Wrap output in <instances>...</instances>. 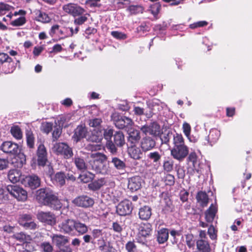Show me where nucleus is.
Instances as JSON below:
<instances>
[{
  "label": "nucleus",
  "instance_id": "nucleus-1",
  "mask_svg": "<svg viewBox=\"0 0 252 252\" xmlns=\"http://www.w3.org/2000/svg\"><path fill=\"white\" fill-rule=\"evenodd\" d=\"M106 160L107 157L104 154L99 152L91 154L88 160L89 169L94 170L96 173L108 174L110 169Z\"/></svg>",
  "mask_w": 252,
  "mask_h": 252
},
{
  "label": "nucleus",
  "instance_id": "nucleus-2",
  "mask_svg": "<svg viewBox=\"0 0 252 252\" xmlns=\"http://www.w3.org/2000/svg\"><path fill=\"white\" fill-rule=\"evenodd\" d=\"M36 199L40 203L48 206L54 210H58L62 207L60 200L49 188L40 189L37 190Z\"/></svg>",
  "mask_w": 252,
  "mask_h": 252
},
{
  "label": "nucleus",
  "instance_id": "nucleus-3",
  "mask_svg": "<svg viewBox=\"0 0 252 252\" xmlns=\"http://www.w3.org/2000/svg\"><path fill=\"white\" fill-rule=\"evenodd\" d=\"M0 150L5 153L16 156L20 159L21 165L25 164L26 156L23 153H20L19 146L17 143L10 141L3 142L0 146Z\"/></svg>",
  "mask_w": 252,
  "mask_h": 252
},
{
  "label": "nucleus",
  "instance_id": "nucleus-4",
  "mask_svg": "<svg viewBox=\"0 0 252 252\" xmlns=\"http://www.w3.org/2000/svg\"><path fill=\"white\" fill-rule=\"evenodd\" d=\"M88 134L87 128L85 125H81L78 126L75 129L73 138L76 142L83 138H86L88 141L92 142H97L100 141V138L99 137L94 134L88 136Z\"/></svg>",
  "mask_w": 252,
  "mask_h": 252
},
{
  "label": "nucleus",
  "instance_id": "nucleus-5",
  "mask_svg": "<svg viewBox=\"0 0 252 252\" xmlns=\"http://www.w3.org/2000/svg\"><path fill=\"white\" fill-rule=\"evenodd\" d=\"M52 150L57 155L62 156L65 159H69L73 155L72 148L63 142L55 143Z\"/></svg>",
  "mask_w": 252,
  "mask_h": 252
},
{
  "label": "nucleus",
  "instance_id": "nucleus-6",
  "mask_svg": "<svg viewBox=\"0 0 252 252\" xmlns=\"http://www.w3.org/2000/svg\"><path fill=\"white\" fill-rule=\"evenodd\" d=\"M7 190L18 201L24 202L27 199V192L22 188L16 185H9Z\"/></svg>",
  "mask_w": 252,
  "mask_h": 252
},
{
  "label": "nucleus",
  "instance_id": "nucleus-7",
  "mask_svg": "<svg viewBox=\"0 0 252 252\" xmlns=\"http://www.w3.org/2000/svg\"><path fill=\"white\" fill-rule=\"evenodd\" d=\"M114 134V130L112 128H107L103 130V137L106 141V148L112 155H116L118 153V149L115 147L112 142Z\"/></svg>",
  "mask_w": 252,
  "mask_h": 252
},
{
  "label": "nucleus",
  "instance_id": "nucleus-8",
  "mask_svg": "<svg viewBox=\"0 0 252 252\" xmlns=\"http://www.w3.org/2000/svg\"><path fill=\"white\" fill-rule=\"evenodd\" d=\"M63 11L74 17L80 16L84 14L85 10L77 4L69 3L63 6Z\"/></svg>",
  "mask_w": 252,
  "mask_h": 252
},
{
  "label": "nucleus",
  "instance_id": "nucleus-9",
  "mask_svg": "<svg viewBox=\"0 0 252 252\" xmlns=\"http://www.w3.org/2000/svg\"><path fill=\"white\" fill-rule=\"evenodd\" d=\"M189 152V148L186 145L177 146L171 150V155L174 159L181 161L188 156Z\"/></svg>",
  "mask_w": 252,
  "mask_h": 252
},
{
  "label": "nucleus",
  "instance_id": "nucleus-10",
  "mask_svg": "<svg viewBox=\"0 0 252 252\" xmlns=\"http://www.w3.org/2000/svg\"><path fill=\"white\" fill-rule=\"evenodd\" d=\"M94 202L93 198L86 195L78 196L72 200V203L75 206L84 208L92 207Z\"/></svg>",
  "mask_w": 252,
  "mask_h": 252
},
{
  "label": "nucleus",
  "instance_id": "nucleus-11",
  "mask_svg": "<svg viewBox=\"0 0 252 252\" xmlns=\"http://www.w3.org/2000/svg\"><path fill=\"white\" fill-rule=\"evenodd\" d=\"M133 210L132 203L128 200L121 201L116 207V212L120 216H126L131 214Z\"/></svg>",
  "mask_w": 252,
  "mask_h": 252
},
{
  "label": "nucleus",
  "instance_id": "nucleus-12",
  "mask_svg": "<svg viewBox=\"0 0 252 252\" xmlns=\"http://www.w3.org/2000/svg\"><path fill=\"white\" fill-rule=\"evenodd\" d=\"M40 179L36 175L27 176L22 179V183L26 187L34 189L40 185Z\"/></svg>",
  "mask_w": 252,
  "mask_h": 252
},
{
  "label": "nucleus",
  "instance_id": "nucleus-13",
  "mask_svg": "<svg viewBox=\"0 0 252 252\" xmlns=\"http://www.w3.org/2000/svg\"><path fill=\"white\" fill-rule=\"evenodd\" d=\"M141 130L145 134H150L157 136L160 134V126L155 122L151 123L149 125L143 126L140 128Z\"/></svg>",
  "mask_w": 252,
  "mask_h": 252
},
{
  "label": "nucleus",
  "instance_id": "nucleus-14",
  "mask_svg": "<svg viewBox=\"0 0 252 252\" xmlns=\"http://www.w3.org/2000/svg\"><path fill=\"white\" fill-rule=\"evenodd\" d=\"M68 29L67 28H60L58 25H53L50 31L49 34L52 37H59L61 39H63L69 36L68 34Z\"/></svg>",
  "mask_w": 252,
  "mask_h": 252
},
{
  "label": "nucleus",
  "instance_id": "nucleus-15",
  "mask_svg": "<svg viewBox=\"0 0 252 252\" xmlns=\"http://www.w3.org/2000/svg\"><path fill=\"white\" fill-rule=\"evenodd\" d=\"M220 135V132L216 128H212L208 136H207L204 142V145L209 144L213 146L219 140Z\"/></svg>",
  "mask_w": 252,
  "mask_h": 252
},
{
  "label": "nucleus",
  "instance_id": "nucleus-16",
  "mask_svg": "<svg viewBox=\"0 0 252 252\" xmlns=\"http://www.w3.org/2000/svg\"><path fill=\"white\" fill-rule=\"evenodd\" d=\"M37 163L39 166H43L47 162V152L45 147L40 144L37 150Z\"/></svg>",
  "mask_w": 252,
  "mask_h": 252
},
{
  "label": "nucleus",
  "instance_id": "nucleus-17",
  "mask_svg": "<svg viewBox=\"0 0 252 252\" xmlns=\"http://www.w3.org/2000/svg\"><path fill=\"white\" fill-rule=\"evenodd\" d=\"M37 218L40 221L49 225L54 224L56 222L55 215L50 212H41L38 214Z\"/></svg>",
  "mask_w": 252,
  "mask_h": 252
},
{
  "label": "nucleus",
  "instance_id": "nucleus-18",
  "mask_svg": "<svg viewBox=\"0 0 252 252\" xmlns=\"http://www.w3.org/2000/svg\"><path fill=\"white\" fill-rule=\"evenodd\" d=\"M148 162L153 164L155 167H158L160 165L161 154L158 151L149 152L146 156Z\"/></svg>",
  "mask_w": 252,
  "mask_h": 252
},
{
  "label": "nucleus",
  "instance_id": "nucleus-19",
  "mask_svg": "<svg viewBox=\"0 0 252 252\" xmlns=\"http://www.w3.org/2000/svg\"><path fill=\"white\" fill-rule=\"evenodd\" d=\"M73 162L77 169L81 171L85 172L88 169H89V163L87 164L83 157L78 155H75L73 158Z\"/></svg>",
  "mask_w": 252,
  "mask_h": 252
},
{
  "label": "nucleus",
  "instance_id": "nucleus-20",
  "mask_svg": "<svg viewBox=\"0 0 252 252\" xmlns=\"http://www.w3.org/2000/svg\"><path fill=\"white\" fill-rule=\"evenodd\" d=\"M160 101L158 99L153 100L152 101L149 102L148 105L150 109L149 113L145 114L146 116L148 117H151L153 114H156L158 111H160L162 106L160 105Z\"/></svg>",
  "mask_w": 252,
  "mask_h": 252
},
{
  "label": "nucleus",
  "instance_id": "nucleus-21",
  "mask_svg": "<svg viewBox=\"0 0 252 252\" xmlns=\"http://www.w3.org/2000/svg\"><path fill=\"white\" fill-rule=\"evenodd\" d=\"M112 142L116 148L122 147L126 143L124 133L121 131L114 132Z\"/></svg>",
  "mask_w": 252,
  "mask_h": 252
},
{
  "label": "nucleus",
  "instance_id": "nucleus-22",
  "mask_svg": "<svg viewBox=\"0 0 252 252\" xmlns=\"http://www.w3.org/2000/svg\"><path fill=\"white\" fill-rule=\"evenodd\" d=\"M155 146V140L150 137L143 138L140 143L141 148L144 152L151 150Z\"/></svg>",
  "mask_w": 252,
  "mask_h": 252
},
{
  "label": "nucleus",
  "instance_id": "nucleus-23",
  "mask_svg": "<svg viewBox=\"0 0 252 252\" xmlns=\"http://www.w3.org/2000/svg\"><path fill=\"white\" fill-rule=\"evenodd\" d=\"M57 245L63 252H72V250L68 245V240L64 237H53Z\"/></svg>",
  "mask_w": 252,
  "mask_h": 252
},
{
  "label": "nucleus",
  "instance_id": "nucleus-24",
  "mask_svg": "<svg viewBox=\"0 0 252 252\" xmlns=\"http://www.w3.org/2000/svg\"><path fill=\"white\" fill-rule=\"evenodd\" d=\"M141 178L139 176H134L128 179V188L132 191L138 190L141 186Z\"/></svg>",
  "mask_w": 252,
  "mask_h": 252
},
{
  "label": "nucleus",
  "instance_id": "nucleus-25",
  "mask_svg": "<svg viewBox=\"0 0 252 252\" xmlns=\"http://www.w3.org/2000/svg\"><path fill=\"white\" fill-rule=\"evenodd\" d=\"M76 221L67 219L63 221L61 225H60L62 231L65 233H69L74 229Z\"/></svg>",
  "mask_w": 252,
  "mask_h": 252
},
{
  "label": "nucleus",
  "instance_id": "nucleus-26",
  "mask_svg": "<svg viewBox=\"0 0 252 252\" xmlns=\"http://www.w3.org/2000/svg\"><path fill=\"white\" fill-rule=\"evenodd\" d=\"M128 134V141L131 144H134L140 139V131L134 128H129L127 129Z\"/></svg>",
  "mask_w": 252,
  "mask_h": 252
},
{
  "label": "nucleus",
  "instance_id": "nucleus-27",
  "mask_svg": "<svg viewBox=\"0 0 252 252\" xmlns=\"http://www.w3.org/2000/svg\"><path fill=\"white\" fill-rule=\"evenodd\" d=\"M107 183L105 178H101L98 180L92 181L88 184V188L93 191L99 189L103 185Z\"/></svg>",
  "mask_w": 252,
  "mask_h": 252
},
{
  "label": "nucleus",
  "instance_id": "nucleus-28",
  "mask_svg": "<svg viewBox=\"0 0 252 252\" xmlns=\"http://www.w3.org/2000/svg\"><path fill=\"white\" fill-rule=\"evenodd\" d=\"M128 153L130 158L134 159H140L142 155L140 149L135 145L128 148Z\"/></svg>",
  "mask_w": 252,
  "mask_h": 252
},
{
  "label": "nucleus",
  "instance_id": "nucleus-29",
  "mask_svg": "<svg viewBox=\"0 0 252 252\" xmlns=\"http://www.w3.org/2000/svg\"><path fill=\"white\" fill-rule=\"evenodd\" d=\"M217 212V207L212 204L209 209L205 212V219L207 222H212Z\"/></svg>",
  "mask_w": 252,
  "mask_h": 252
},
{
  "label": "nucleus",
  "instance_id": "nucleus-30",
  "mask_svg": "<svg viewBox=\"0 0 252 252\" xmlns=\"http://www.w3.org/2000/svg\"><path fill=\"white\" fill-rule=\"evenodd\" d=\"M152 215L151 209L148 206H144L139 209V216L143 220H148Z\"/></svg>",
  "mask_w": 252,
  "mask_h": 252
},
{
  "label": "nucleus",
  "instance_id": "nucleus-31",
  "mask_svg": "<svg viewBox=\"0 0 252 252\" xmlns=\"http://www.w3.org/2000/svg\"><path fill=\"white\" fill-rule=\"evenodd\" d=\"M111 117L114 124L117 128L123 129L125 127L124 116H119L117 114L115 113L112 115Z\"/></svg>",
  "mask_w": 252,
  "mask_h": 252
},
{
  "label": "nucleus",
  "instance_id": "nucleus-32",
  "mask_svg": "<svg viewBox=\"0 0 252 252\" xmlns=\"http://www.w3.org/2000/svg\"><path fill=\"white\" fill-rule=\"evenodd\" d=\"M138 236H147L151 235V226L149 223L143 224L138 227Z\"/></svg>",
  "mask_w": 252,
  "mask_h": 252
},
{
  "label": "nucleus",
  "instance_id": "nucleus-33",
  "mask_svg": "<svg viewBox=\"0 0 252 252\" xmlns=\"http://www.w3.org/2000/svg\"><path fill=\"white\" fill-rule=\"evenodd\" d=\"M196 198L197 202L199 203L202 207H204L207 205L209 198L206 192L202 191H199Z\"/></svg>",
  "mask_w": 252,
  "mask_h": 252
},
{
  "label": "nucleus",
  "instance_id": "nucleus-34",
  "mask_svg": "<svg viewBox=\"0 0 252 252\" xmlns=\"http://www.w3.org/2000/svg\"><path fill=\"white\" fill-rule=\"evenodd\" d=\"M111 162L118 170H124L126 167L125 161L116 157H112Z\"/></svg>",
  "mask_w": 252,
  "mask_h": 252
},
{
  "label": "nucleus",
  "instance_id": "nucleus-35",
  "mask_svg": "<svg viewBox=\"0 0 252 252\" xmlns=\"http://www.w3.org/2000/svg\"><path fill=\"white\" fill-rule=\"evenodd\" d=\"M197 249L201 252H209L210 246L208 242L204 239H201L196 242Z\"/></svg>",
  "mask_w": 252,
  "mask_h": 252
},
{
  "label": "nucleus",
  "instance_id": "nucleus-36",
  "mask_svg": "<svg viewBox=\"0 0 252 252\" xmlns=\"http://www.w3.org/2000/svg\"><path fill=\"white\" fill-rule=\"evenodd\" d=\"M100 250L103 252H115V249L110 245L109 243L105 242L103 239L98 240Z\"/></svg>",
  "mask_w": 252,
  "mask_h": 252
},
{
  "label": "nucleus",
  "instance_id": "nucleus-37",
  "mask_svg": "<svg viewBox=\"0 0 252 252\" xmlns=\"http://www.w3.org/2000/svg\"><path fill=\"white\" fill-rule=\"evenodd\" d=\"M26 141L28 147L32 149L34 147L35 138L31 130H26Z\"/></svg>",
  "mask_w": 252,
  "mask_h": 252
},
{
  "label": "nucleus",
  "instance_id": "nucleus-38",
  "mask_svg": "<svg viewBox=\"0 0 252 252\" xmlns=\"http://www.w3.org/2000/svg\"><path fill=\"white\" fill-rule=\"evenodd\" d=\"M8 178L11 183H17L20 180V174L17 170H11L8 172Z\"/></svg>",
  "mask_w": 252,
  "mask_h": 252
},
{
  "label": "nucleus",
  "instance_id": "nucleus-39",
  "mask_svg": "<svg viewBox=\"0 0 252 252\" xmlns=\"http://www.w3.org/2000/svg\"><path fill=\"white\" fill-rule=\"evenodd\" d=\"M66 178L67 176L63 172H60L55 174L54 180L58 185L62 186L64 185Z\"/></svg>",
  "mask_w": 252,
  "mask_h": 252
},
{
  "label": "nucleus",
  "instance_id": "nucleus-40",
  "mask_svg": "<svg viewBox=\"0 0 252 252\" xmlns=\"http://www.w3.org/2000/svg\"><path fill=\"white\" fill-rule=\"evenodd\" d=\"M126 10L131 15H135L142 13L144 9L140 5H130L127 8Z\"/></svg>",
  "mask_w": 252,
  "mask_h": 252
},
{
  "label": "nucleus",
  "instance_id": "nucleus-41",
  "mask_svg": "<svg viewBox=\"0 0 252 252\" xmlns=\"http://www.w3.org/2000/svg\"><path fill=\"white\" fill-rule=\"evenodd\" d=\"M173 139L174 146L186 145L182 134L177 133L173 134Z\"/></svg>",
  "mask_w": 252,
  "mask_h": 252
},
{
  "label": "nucleus",
  "instance_id": "nucleus-42",
  "mask_svg": "<svg viewBox=\"0 0 252 252\" xmlns=\"http://www.w3.org/2000/svg\"><path fill=\"white\" fill-rule=\"evenodd\" d=\"M95 175L94 174L88 172L87 173H84L82 175H80L79 176V178L84 183H89L94 180V178Z\"/></svg>",
  "mask_w": 252,
  "mask_h": 252
},
{
  "label": "nucleus",
  "instance_id": "nucleus-43",
  "mask_svg": "<svg viewBox=\"0 0 252 252\" xmlns=\"http://www.w3.org/2000/svg\"><path fill=\"white\" fill-rule=\"evenodd\" d=\"M74 229L78 232L79 235H84L87 232L88 227L85 224L76 221Z\"/></svg>",
  "mask_w": 252,
  "mask_h": 252
},
{
  "label": "nucleus",
  "instance_id": "nucleus-44",
  "mask_svg": "<svg viewBox=\"0 0 252 252\" xmlns=\"http://www.w3.org/2000/svg\"><path fill=\"white\" fill-rule=\"evenodd\" d=\"M12 136L17 139H20L22 137V132L19 126H12L10 130Z\"/></svg>",
  "mask_w": 252,
  "mask_h": 252
},
{
  "label": "nucleus",
  "instance_id": "nucleus-45",
  "mask_svg": "<svg viewBox=\"0 0 252 252\" xmlns=\"http://www.w3.org/2000/svg\"><path fill=\"white\" fill-rule=\"evenodd\" d=\"M173 134L172 132L170 131H168L167 133H162L160 136L161 144H165L168 145L170 139L173 138Z\"/></svg>",
  "mask_w": 252,
  "mask_h": 252
},
{
  "label": "nucleus",
  "instance_id": "nucleus-46",
  "mask_svg": "<svg viewBox=\"0 0 252 252\" xmlns=\"http://www.w3.org/2000/svg\"><path fill=\"white\" fill-rule=\"evenodd\" d=\"M174 161L170 159L165 160L163 163V168L164 171L169 172L173 169Z\"/></svg>",
  "mask_w": 252,
  "mask_h": 252
},
{
  "label": "nucleus",
  "instance_id": "nucleus-47",
  "mask_svg": "<svg viewBox=\"0 0 252 252\" xmlns=\"http://www.w3.org/2000/svg\"><path fill=\"white\" fill-rule=\"evenodd\" d=\"M37 20L39 22L46 23L49 22L51 21V18L46 13L39 11V14L37 17Z\"/></svg>",
  "mask_w": 252,
  "mask_h": 252
},
{
  "label": "nucleus",
  "instance_id": "nucleus-48",
  "mask_svg": "<svg viewBox=\"0 0 252 252\" xmlns=\"http://www.w3.org/2000/svg\"><path fill=\"white\" fill-rule=\"evenodd\" d=\"M26 22V18L24 16L20 17L19 18L11 21L10 24L14 27L21 26L24 25Z\"/></svg>",
  "mask_w": 252,
  "mask_h": 252
},
{
  "label": "nucleus",
  "instance_id": "nucleus-49",
  "mask_svg": "<svg viewBox=\"0 0 252 252\" xmlns=\"http://www.w3.org/2000/svg\"><path fill=\"white\" fill-rule=\"evenodd\" d=\"M188 160L189 162L192 163L194 168H196L197 164V156L195 152H191L189 155Z\"/></svg>",
  "mask_w": 252,
  "mask_h": 252
},
{
  "label": "nucleus",
  "instance_id": "nucleus-50",
  "mask_svg": "<svg viewBox=\"0 0 252 252\" xmlns=\"http://www.w3.org/2000/svg\"><path fill=\"white\" fill-rule=\"evenodd\" d=\"M13 9V7L8 4L0 2V14H4L7 11H10Z\"/></svg>",
  "mask_w": 252,
  "mask_h": 252
},
{
  "label": "nucleus",
  "instance_id": "nucleus-51",
  "mask_svg": "<svg viewBox=\"0 0 252 252\" xmlns=\"http://www.w3.org/2000/svg\"><path fill=\"white\" fill-rule=\"evenodd\" d=\"M32 220V216L30 214H23L21 216L19 219V223L21 225H23V223L26 222H29Z\"/></svg>",
  "mask_w": 252,
  "mask_h": 252
},
{
  "label": "nucleus",
  "instance_id": "nucleus-52",
  "mask_svg": "<svg viewBox=\"0 0 252 252\" xmlns=\"http://www.w3.org/2000/svg\"><path fill=\"white\" fill-rule=\"evenodd\" d=\"M102 123V120L100 118H94L90 120L89 126L93 127H99Z\"/></svg>",
  "mask_w": 252,
  "mask_h": 252
},
{
  "label": "nucleus",
  "instance_id": "nucleus-53",
  "mask_svg": "<svg viewBox=\"0 0 252 252\" xmlns=\"http://www.w3.org/2000/svg\"><path fill=\"white\" fill-rule=\"evenodd\" d=\"M161 5L159 3H155L150 7L151 13L154 15H157L160 9Z\"/></svg>",
  "mask_w": 252,
  "mask_h": 252
},
{
  "label": "nucleus",
  "instance_id": "nucleus-54",
  "mask_svg": "<svg viewBox=\"0 0 252 252\" xmlns=\"http://www.w3.org/2000/svg\"><path fill=\"white\" fill-rule=\"evenodd\" d=\"M53 124L51 123L46 122L42 124V131L48 134L52 129Z\"/></svg>",
  "mask_w": 252,
  "mask_h": 252
},
{
  "label": "nucleus",
  "instance_id": "nucleus-55",
  "mask_svg": "<svg viewBox=\"0 0 252 252\" xmlns=\"http://www.w3.org/2000/svg\"><path fill=\"white\" fill-rule=\"evenodd\" d=\"M78 16V17L75 18L74 21V24L76 25H82L88 19L86 15L84 14Z\"/></svg>",
  "mask_w": 252,
  "mask_h": 252
},
{
  "label": "nucleus",
  "instance_id": "nucleus-56",
  "mask_svg": "<svg viewBox=\"0 0 252 252\" xmlns=\"http://www.w3.org/2000/svg\"><path fill=\"white\" fill-rule=\"evenodd\" d=\"M12 61V59L9 57V56L5 53H0V64H2L5 62L10 63Z\"/></svg>",
  "mask_w": 252,
  "mask_h": 252
},
{
  "label": "nucleus",
  "instance_id": "nucleus-57",
  "mask_svg": "<svg viewBox=\"0 0 252 252\" xmlns=\"http://www.w3.org/2000/svg\"><path fill=\"white\" fill-rule=\"evenodd\" d=\"M95 143H89L87 145L86 147V149L88 151H96L100 149V146L99 145L97 144L96 142H94ZM98 142H97V143Z\"/></svg>",
  "mask_w": 252,
  "mask_h": 252
},
{
  "label": "nucleus",
  "instance_id": "nucleus-58",
  "mask_svg": "<svg viewBox=\"0 0 252 252\" xmlns=\"http://www.w3.org/2000/svg\"><path fill=\"white\" fill-rule=\"evenodd\" d=\"M183 132L185 135L188 138V139L191 141L189 135L190 133V125L187 123H184L183 125Z\"/></svg>",
  "mask_w": 252,
  "mask_h": 252
},
{
  "label": "nucleus",
  "instance_id": "nucleus-59",
  "mask_svg": "<svg viewBox=\"0 0 252 252\" xmlns=\"http://www.w3.org/2000/svg\"><path fill=\"white\" fill-rule=\"evenodd\" d=\"M111 34L113 37L118 39H125L126 38V35L125 34L118 31H112Z\"/></svg>",
  "mask_w": 252,
  "mask_h": 252
},
{
  "label": "nucleus",
  "instance_id": "nucleus-60",
  "mask_svg": "<svg viewBox=\"0 0 252 252\" xmlns=\"http://www.w3.org/2000/svg\"><path fill=\"white\" fill-rule=\"evenodd\" d=\"M164 181L167 185L172 186L175 183L174 176L171 174H167L164 177Z\"/></svg>",
  "mask_w": 252,
  "mask_h": 252
},
{
  "label": "nucleus",
  "instance_id": "nucleus-61",
  "mask_svg": "<svg viewBox=\"0 0 252 252\" xmlns=\"http://www.w3.org/2000/svg\"><path fill=\"white\" fill-rule=\"evenodd\" d=\"M208 23L205 21H198L189 25L190 28L193 29L198 27H203L207 25Z\"/></svg>",
  "mask_w": 252,
  "mask_h": 252
},
{
  "label": "nucleus",
  "instance_id": "nucleus-62",
  "mask_svg": "<svg viewBox=\"0 0 252 252\" xmlns=\"http://www.w3.org/2000/svg\"><path fill=\"white\" fill-rule=\"evenodd\" d=\"M126 248L127 252H136V246L133 242H128L126 245Z\"/></svg>",
  "mask_w": 252,
  "mask_h": 252
},
{
  "label": "nucleus",
  "instance_id": "nucleus-63",
  "mask_svg": "<svg viewBox=\"0 0 252 252\" xmlns=\"http://www.w3.org/2000/svg\"><path fill=\"white\" fill-rule=\"evenodd\" d=\"M9 161L7 159L0 158V170H3L8 168Z\"/></svg>",
  "mask_w": 252,
  "mask_h": 252
},
{
  "label": "nucleus",
  "instance_id": "nucleus-64",
  "mask_svg": "<svg viewBox=\"0 0 252 252\" xmlns=\"http://www.w3.org/2000/svg\"><path fill=\"white\" fill-rule=\"evenodd\" d=\"M41 248L44 252H52L53 251V248L49 243H42Z\"/></svg>",
  "mask_w": 252,
  "mask_h": 252
}]
</instances>
